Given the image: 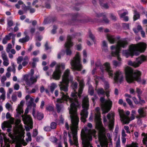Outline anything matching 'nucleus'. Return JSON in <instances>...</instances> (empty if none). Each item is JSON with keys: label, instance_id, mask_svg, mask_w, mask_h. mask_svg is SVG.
Segmentation results:
<instances>
[{"label": "nucleus", "instance_id": "nucleus-1", "mask_svg": "<svg viewBox=\"0 0 147 147\" xmlns=\"http://www.w3.org/2000/svg\"><path fill=\"white\" fill-rule=\"evenodd\" d=\"M125 71V78L128 82L132 83L136 81L143 84H145L146 81L144 80H141V73L140 71L137 70L134 71L131 68L129 67H126Z\"/></svg>", "mask_w": 147, "mask_h": 147}, {"label": "nucleus", "instance_id": "nucleus-2", "mask_svg": "<svg viewBox=\"0 0 147 147\" xmlns=\"http://www.w3.org/2000/svg\"><path fill=\"white\" fill-rule=\"evenodd\" d=\"M146 48V45L144 43L140 42L137 45H131L129 50H123V54L127 58L129 56H138L140 53L143 52Z\"/></svg>", "mask_w": 147, "mask_h": 147}, {"label": "nucleus", "instance_id": "nucleus-3", "mask_svg": "<svg viewBox=\"0 0 147 147\" xmlns=\"http://www.w3.org/2000/svg\"><path fill=\"white\" fill-rule=\"evenodd\" d=\"M127 43L123 41L119 40L117 42L115 45H112L111 47V49L112 50V55L114 57H117L119 61L116 60H114L113 61V65L115 67H119L121 64V59L119 57V51L121 49L124 48L126 46Z\"/></svg>", "mask_w": 147, "mask_h": 147}, {"label": "nucleus", "instance_id": "nucleus-4", "mask_svg": "<svg viewBox=\"0 0 147 147\" xmlns=\"http://www.w3.org/2000/svg\"><path fill=\"white\" fill-rule=\"evenodd\" d=\"M96 131L95 130L91 131L87 127H84L81 131V136L82 143L85 147H93L90 146V141L92 140V136H96Z\"/></svg>", "mask_w": 147, "mask_h": 147}, {"label": "nucleus", "instance_id": "nucleus-5", "mask_svg": "<svg viewBox=\"0 0 147 147\" xmlns=\"http://www.w3.org/2000/svg\"><path fill=\"white\" fill-rule=\"evenodd\" d=\"M72 80L73 78L70 74V70L67 69L64 72L62 76V81L60 82L59 84L61 91H67L69 82H72Z\"/></svg>", "mask_w": 147, "mask_h": 147}, {"label": "nucleus", "instance_id": "nucleus-6", "mask_svg": "<svg viewBox=\"0 0 147 147\" xmlns=\"http://www.w3.org/2000/svg\"><path fill=\"white\" fill-rule=\"evenodd\" d=\"M34 70L33 69H31L30 72L28 74H26L23 76L22 79L27 85L30 86L36 83L37 81V79L39 78V75L34 76Z\"/></svg>", "mask_w": 147, "mask_h": 147}, {"label": "nucleus", "instance_id": "nucleus-7", "mask_svg": "<svg viewBox=\"0 0 147 147\" xmlns=\"http://www.w3.org/2000/svg\"><path fill=\"white\" fill-rule=\"evenodd\" d=\"M81 58L79 53H77L73 59L71 60L70 64L71 68L73 70L80 71L82 68V65L80 63Z\"/></svg>", "mask_w": 147, "mask_h": 147}, {"label": "nucleus", "instance_id": "nucleus-8", "mask_svg": "<svg viewBox=\"0 0 147 147\" xmlns=\"http://www.w3.org/2000/svg\"><path fill=\"white\" fill-rule=\"evenodd\" d=\"M28 107L25 111V115H22V117L24 123L26 125L25 126L26 130L27 131H29L30 129L33 128V121L31 117L29 115H26L28 113Z\"/></svg>", "mask_w": 147, "mask_h": 147}, {"label": "nucleus", "instance_id": "nucleus-9", "mask_svg": "<svg viewBox=\"0 0 147 147\" xmlns=\"http://www.w3.org/2000/svg\"><path fill=\"white\" fill-rule=\"evenodd\" d=\"M89 106L88 98L87 97H85L83 100L82 107L83 109L80 113L81 120L82 121L84 122L86 121V119L88 116V113L87 111L88 109Z\"/></svg>", "mask_w": 147, "mask_h": 147}, {"label": "nucleus", "instance_id": "nucleus-10", "mask_svg": "<svg viewBox=\"0 0 147 147\" xmlns=\"http://www.w3.org/2000/svg\"><path fill=\"white\" fill-rule=\"evenodd\" d=\"M105 133V128L103 127H101L98 134V138L100 144L102 146L107 147L108 144Z\"/></svg>", "mask_w": 147, "mask_h": 147}, {"label": "nucleus", "instance_id": "nucleus-11", "mask_svg": "<svg viewBox=\"0 0 147 147\" xmlns=\"http://www.w3.org/2000/svg\"><path fill=\"white\" fill-rule=\"evenodd\" d=\"M65 68V64L63 63H59L57 64L55 66V71L52 74V77L53 79L55 80H59L61 77V69H64Z\"/></svg>", "mask_w": 147, "mask_h": 147}, {"label": "nucleus", "instance_id": "nucleus-12", "mask_svg": "<svg viewBox=\"0 0 147 147\" xmlns=\"http://www.w3.org/2000/svg\"><path fill=\"white\" fill-rule=\"evenodd\" d=\"M100 101L101 102V107L104 113H107L111 109L112 105V102L108 99L105 101L103 97H101Z\"/></svg>", "mask_w": 147, "mask_h": 147}, {"label": "nucleus", "instance_id": "nucleus-13", "mask_svg": "<svg viewBox=\"0 0 147 147\" xmlns=\"http://www.w3.org/2000/svg\"><path fill=\"white\" fill-rule=\"evenodd\" d=\"M146 57L144 55H142L137 58L135 61H129L128 62V64L130 66L136 68L139 66L140 64L146 60Z\"/></svg>", "mask_w": 147, "mask_h": 147}, {"label": "nucleus", "instance_id": "nucleus-14", "mask_svg": "<svg viewBox=\"0 0 147 147\" xmlns=\"http://www.w3.org/2000/svg\"><path fill=\"white\" fill-rule=\"evenodd\" d=\"M114 114L113 113H109L107 115V118L109 122H107V120L105 117L103 118L104 123L108 125L110 129L111 130L113 128L114 123Z\"/></svg>", "mask_w": 147, "mask_h": 147}, {"label": "nucleus", "instance_id": "nucleus-15", "mask_svg": "<svg viewBox=\"0 0 147 147\" xmlns=\"http://www.w3.org/2000/svg\"><path fill=\"white\" fill-rule=\"evenodd\" d=\"M72 39L71 36L69 35L67 38V41L65 45V47L66 48L65 50V53L67 55H70L71 54L72 52L69 48L72 47L73 44L71 40Z\"/></svg>", "mask_w": 147, "mask_h": 147}, {"label": "nucleus", "instance_id": "nucleus-16", "mask_svg": "<svg viewBox=\"0 0 147 147\" xmlns=\"http://www.w3.org/2000/svg\"><path fill=\"white\" fill-rule=\"evenodd\" d=\"M102 71V72L104 70H106L110 78H112L113 76V70L110 66V63L108 62L106 63L104 65H101L99 67Z\"/></svg>", "mask_w": 147, "mask_h": 147}, {"label": "nucleus", "instance_id": "nucleus-17", "mask_svg": "<svg viewBox=\"0 0 147 147\" xmlns=\"http://www.w3.org/2000/svg\"><path fill=\"white\" fill-rule=\"evenodd\" d=\"M98 0H92V2L94 5L97 4ZM110 0H99V3L100 6L102 8L108 9L109 8V3Z\"/></svg>", "mask_w": 147, "mask_h": 147}, {"label": "nucleus", "instance_id": "nucleus-18", "mask_svg": "<svg viewBox=\"0 0 147 147\" xmlns=\"http://www.w3.org/2000/svg\"><path fill=\"white\" fill-rule=\"evenodd\" d=\"M114 79L116 83H121L123 81V74L119 70L117 71L115 73Z\"/></svg>", "mask_w": 147, "mask_h": 147}, {"label": "nucleus", "instance_id": "nucleus-19", "mask_svg": "<svg viewBox=\"0 0 147 147\" xmlns=\"http://www.w3.org/2000/svg\"><path fill=\"white\" fill-rule=\"evenodd\" d=\"M8 121H5L1 125L2 128L3 130H5V127H9L11 126V124L14 123V119L11 117L9 118Z\"/></svg>", "mask_w": 147, "mask_h": 147}, {"label": "nucleus", "instance_id": "nucleus-20", "mask_svg": "<svg viewBox=\"0 0 147 147\" xmlns=\"http://www.w3.org/2000/svg\"><path fill=\"white\" fill-rule=\"evenodd\" d=\"M142 136L143 137V142L145 144L147 147V135L144 133H142ZM127 147H138L137 144L136 143H132L131 144L127 146Z\"/></svg>", "mask_w": 147, "mask_h": 147}, {"label": "nucleus", "instance_id": "nucleus-21", "mask_svg": "<svg viewBox=\"0 0 147 147\" xmlns=\"http://www.w3.org/2000/svg\"><path fill=\"white\" fill-rule=\"evenodd\" d=\"M136 114V111L135 110H132L131 111V114L130 118L126 116L123 123L125 124H128L129 121L134 119Z\"/></svg>", "mask_w": 147, "mask_h": 147}, {"label": "nucleus", "instance_id": "nucleus-22", "mask_svg": "<svg viewBox=\"0 0 147 147\" xmlns=\"http://www.w3.org/2000/svg\"><path fill=\"white\" fill-rule=\"evenodd\" d=\"M24 103V101L22 100L20 102V104L18 105V107L16 109L17 113V116H19L21 114L23 113V111L22 107Z\"/></svg>", "mask_w": 147, "mask_h": 147}, {"label": "nucleus", "instance_id": "nucleus-23", "mask_svg": "<svg viewBox=\"0 0 147 147\" xmlns=\"http://www.w3.org/2000/svg\"><path fill=\"white\" fill-rule=\"evenodd\" d=\"M107 37L109 42L111 44L114 43L116 42L117 39H119V37L116 38L114 36L109 34H107Z\"/></svg>", "mask_w": 147, "mask_h": 147}, {"label": "nucleus", "instance_id": "nucleus-24", "mask_svg": "<svg viewBox=\"0 0 147 147\" xmlns=\"http://www.w3.org/2000/svg\"><path fill=\"white\" fill-rule=\"evenodd\" d=\"M1 54L2 57L3 61V65L5 66H7L9 64V62L6 53L4 51H2Z\"/></svg>", "mask_w": 147, "mask_h": 147}, {"label": "nucleus", "instance_id": "nucleus-25", "mask_svg": "<svg viewBox=\"0 0 147 147\" xmlns=\"http://www.w3.org/2000/svg\"><path fill=\"white\" fill-rule=\"evenodd\" d=\"M100 109L97 107L95 109V119L97 122L100 124Z\"/></svg>", "mask_w": 147, "mask_h": 147}, {"label": "nucleus", "instance_id": "nucleus-26", "mask_svg": "<svg viewBox=\"0 0 147 147\" xmlns=\"http://www.w3.org/2000/svg\"><path fill=\"white\" fill-rule=\"evenodd\" d=\"M138 112L139 114V115L136 116V118L140 119L146 116V112L145 109L144 108H141L139 109L138 110Z\"/></svg>", "mask_w": 147, "mask_h": 147}, {"label": "nucleus", "instance_id": "nucleus-27", "mask_svg": "<svg viewBox=\"0 0 147 147\" xmlns=\"http://www.w3.org/2000/svg\"><path fill=\"white\" fill-rule=\"evenodd\" d=\"M24 34L26 35L25 37L19 39V42L24 43L30 40L29 36L27 35L28 33L27 32V30H25V31L24 32Z\"/></svg>", "mask_w": 147, "mask_h": 147}, {"label": "nucleus", "instance_id": "nucleus-28", "mask_svg": "<svg viewBox=\"0 0 147 147\" xmlns=\"http://www.w3.org/2000/svg\"><path fill=\"white\" fill-rule=\"evenodd\" d=\"M13 35V34L12 33H9L8 35L5 36L4 38L2 40V43L4 44H6L7 41L10 40L11 36Z\"/></svg>", "mask_w": 147, "mask_h": 147}, {"label": "nucleus", "instance_id": "nucleus-29", "mask_svg": "<svg viewBox=\"0 0 147 147\" xmlns=\"http://www.w3.org/2000/svg\"><path fill=\"white\" fill-rule=\"evenodd\" d=\"M79 82L80 87L79 88L78 92H82L84 87V84L83 80H78Z\"/></svg>", "mask_w": 147, "mask_h": 147}, {"label": "nucleus", "instance_id": "nucleus-30", "mask_svg": "<svg viewBox=\"0 0 147 147\" xmlns=\"http://www.w3.org/2000/svg\"><path fill=\"white\" fill-rule=\"evenodd\" d=\"M119 111L121 119L122 121L123 122L124 121V119H125L126 117V116L125 114L124 111L123 110H119Z\"/></svg>", "mask_w": 147, "mask_h": 147}, {"label": "nucleus", "instance_id": "nucleus-31", "mask_svg": "<svg viewBox=\"0 0 147 147\" xmlns=\"http://www.w3.org/2000/svg\"><path fill=\"white\" fill-rule=\"evenodd\" d=\"M29 99L30 100V101L28 102V107H35L36 104L33 102L34 100V99L30 97Z\"/></svg>", "mask_w": 147, "mask_h": 147}, {"label": "nucleus", "instance_id": "nucleus-32", "mask_svg": "<svg viewBox=\"0 0 147 147\" xmlns=\"http://www.w3.org/2000/svg\"><path fill=\"white\" fill-rule=\"evenodd\" d=\"M134 15L133 20L134 21L139 19L140 18V14L136 10L134 11Z\"/></svg>", "mask_w": 147, "mask_h": 147}, {"label": "nucleus", "instance_id": "nucleus-33", "mask_svg": "<svg viewBox=\"0 0 147 147\" xmlns=\"http://www.w3.org/2000/svg\"><path fill=\"white\" fill-rule=\"evenodd\" d=\"M100 79H101L103 81H104V78L103 77H99L98 76H96V77H95L94 80H95V82L96 83V86H97V84L98 82V81ZM97 88L96 86V88H95L96 90H97Z\"/></svg>", "mask_w": 147, "mask_h": 147}, {"label": "nucleus", "instance_id": "nucleus-34", "mask_svg": "<svg viewBox=\"0 0 147 147\" xmlns=\"http://www.w3.org/2000/svg\"><path fill=\"white\" fill-rule=\"evenodd\" d=\"M23 61L22 63V65L25 66L28 63L29 59L27 56H26L23 59Z\"/></svg>", "mask_w": 147, "mask_h": 147}, {"label": "nucleus", "instance_id": "nucleus-35", "mask_svg": "<svg viewBox=\"0 0 147 147\" xmlns=\"http://www.w3.org/2000/svg\"><path fill=\"white\" fill-rule=\"evenodd\" d=\"M43 117L44 115L43 113L37 112V115H36V116L34 117L36 118L39 120H41L43 118Z\"/></svg>", "mask_w": 147, "mask_h": 147}, {"label": "nucleus", "instance_id": "nucleus-36", "mask_svg": "<svg viewBox=\"0 0 147 147\" xmlns=\"http://www.w3.org/2000/svg\"><path fill=\"white\" fill-rule=\"evenodd\" d=\"M7 22L8 28L11 27L13 25V22L12 20L10 18H9L7 20Z\"/></svg>", "mask_w": 147, "mask_h": 147}, {"label": "nucleus", "instance_id": "nucleus-37", "mask_svg": "<svg viewBox=\"0 0 147 147\" xmlns=\"http://www.w3.org/2000/svg\"><path fill=\"white\" fill-rule=\"evenodd\" d=\"M104 84L105 88V90H106V92H109L110 90L109 89V86L108 82L107 81H104Z\"/></svg>", "mask_w": 147, "mask_h": 147}, {"label": "nucleus", "instance_id": "nucleus-38", "mask_svg": "<svg viewBox=\"0 0 147 147\" xmlns=\"http://www.w3.org/2000/svg\"><path fill=\"white\" fill-rule=\"evenodd\" d=\"M57 87V86L56 84L52 83L51 84L50 86V89L51 92H53L54 91L55 89Z\"/></svg>", "mask_w": 147, "mask_h": 147}, {"label": "nucleus", "instance_id": "nucleus-39", "mask_svg": "<svg viewBox=\"0 0 147 147\" xmlns=\"http://www.w3.org/2000/svg\"><path fill=\"white\" fill-rule=\"evenodd\" d=\"M88 35L89 38H90L93 42L95 43V40L94 35L91 32L89 31L88 32Z\"/></svg>", "mask_w": 147, "mask_h": 147}, {"label": "nucleus", "instance_id": "nucleus-40", "mask_svg": "<svg viewBox=\"0 0 147 147\" xmlns=\"http://www.w3.org/2000/svg\"><path fill=\"white\" fill-rule=\"evenodd\" d=\"M78 84L77 82H75L72 84V87L75 92L76 91V90L78 88Z\"/></svg>", "mask_w": 147, "mask_h": 147}, {"label": "nucleus", "instance_id": "nucleus-41", "mask_svg": "<svg viewBox=\"0 0 147 147\" xmlns=\"http://www.w3.org/2000/svg\"><path fill=\"white\" fill-rule=\"evenodd\" d=\"M79 22L81 23H85L89 21L87 17L82 18L81 20L79 21Z\"/></svg>", "mask_w": 147, "mask_h": 147}, {"label": "nucleus", "instance_id": "nucleus-42", "mask_svg": "<svg viewBox=\"0 0 147 147\" xmlns=\"http://www.w3.org/2000/svg\"><path fill=\"white\" fill-rule=\"evenodd\" d=\"M27 138L26 139V140L27 142L31 141L32 140L31 135L30 133L29 132H28L27 133Z\"/></svg>", "mask_w": 147, "mask_h": 147}, {"label": "nucleus", "instance_id": "nucleus-43", "mask_svg": "<svg viewBox=\"0 0 147 147\" xmlns=\"http://www.w3.org/2000/svg\"><path fill=\"white\" fill-rule=\"evenodd\" d=\"M5 107L8 110H12V108L11 105L8 102H7L6 104L5 105Z\"/></svg>", "mask_w": 147, "mask_h": 147}, {"label": "nucleus", "instance_id": "nucleus-44", "mask_svg": "<svg viewBox=\"0 0 147 147\" xmlns=\"http://www.w3.org/2000/svg\"><path fill=\"white\" fill-rule=\"evenodd\" d=\"M12 45L10 43L8 44L7 47L6 49V51L7 53H9L10 51V50L12 48Z\"/></svg>", "mask_w": 147, "mask_h": 147}, {"label": "nucleus", "instance_id": "nucleus-45", "mask_svg": "<svg viewBox=\"0 0 147 147\" xmlns=\"http://www.w3.org/2000/svg\"><path fill=\"white\" fill-rule=\"evenodd\" d=\"M79 17L80 15L78 14H76L72 15L73 20L75 21L77 20Z\"/></svg>", "mask_w": 147, "mask_h": 147}, {"label": "nucleus", "instance_id": "nucleus-46", "mask_svg": "<svg viewBox=\"0 0 147 147\" xmlns=\"http://www.w3.org/2000/svg\"><path fill=\"white\" fill-rule=\"evenodd\" d=\"M120 11H118V13L119 15L120 16V18H123L124 17H125V16L126 15L128 14V13L127 12H125L122 13L121 14H120Z\"/></svg>", "mask_w": 147, "mask_h": 147}, {"label": "nucleus", "instance_id": "nucleus-47", "mask_svg": "<svg viewBox=\"0 0 147 147\" xmlns=\"http://www.w3.org/2000/svg\"><path fill=\"white\" fill-rule=\"evenodd\" d=\"M123 27L125 30L129 29V25L128 24L123 23L122 24Z\"/></svg>", "mask_w": 147, "mask_h": 147}, {"label": "nucleus", "instance_id": "nucleus-48", "mask_svg": "<svg viewBox=\"0 0 147 147\" xmlns=\"http://www.w3.org/2000/svg\"><path fill=\"white\" fill-rule=\"evenodd\" d=\"M57 124L54 122H52L51 124L50 127L51 129H55L57 126Z\"/></svg>", "mask_w": 147, "mask_h": 147}, {"label": "nucleus", "instance_id": "nucleus-49", "mask_svg": "<svg viewBox=\"0 0 147 147\" xmlns=\"http://www.w3.org/2000/svg\"><path fill=\"white\" fill-rule=\"evenodd\" d=\"M57 29V26L55 25H54L53 26V28L51 31V33L53 34H55L56 32V30Z\"/></svg>", "mask_w": 147, "mask_h": 147}, {"label": "nucleus", "instance_id": "nucleus-50", "mask_svg": "<svg viewBox=\"0 0 147 147\" xmlns=\"http://www.w3.org/2000/svg\"><path fill=\"white\" fill-rule=\"evenodd\" d=\"M106 15L105 13L103 15V20L104 22L106 23H108L109 22V20L108 19L106 18Z\"/></svg>", "mask_w": 147, "mask_h": 147}, {"label": "nucleus", "instance_id": "nucleus-51", "mask_svg": "<svg viewBox=\"0 0 147 147\" xmlns=\"http://www.w3.org/2000/svg\"><path fill=\"white\" fill-rule=\"evenodd\" d=\"M23 60V58L22 56L19 57L17 59V63L18 64H20Z\"/></svg>", "mask_w": 147, "mask_h": 147}, {"label": "nucleus", "instance_id": "nucleus-52", "mask_svg": "<svg viewBox=\"0 0 147 147\" xmlns=\"http://www.w3.org/2000/svg\"><path fill=\"white\" fill-rule=\"evenodd\" d=\"M126 101L128 103L129 105L131 106V107H132L133 106L132 102L131 101V100L128 98H126Z\"/></svg>", "mask_w": 147, "mask_h": 147}, {"label": "nucleus", "instance_id": "nucleus-53", "mask_svg": "<svg viewBox=\"0 0 147 147\" xmlns=\"http://www.w3.org/2000/svg\"><path fill=\"white\" fill-rule=\"evenodd\" d=\"M27 9L29 10L30 12L31 13H33L35 12V10L34 8H30V6H28L27 7Z\"/></svg>", "mask_w": 147, "mask_h": 147}, {"label": "nucleus", "instance_id": "nucleus-54", "mask_svg": "<svg viewBox=\"0 0 147 147\" xmlns=\"http://www.w3.org/2000/svg\"><path fill=\"white\" fill-rule=\"evenodd\" d=\"M46 109L47 110L49 111H53L54 110V108L53 107L50 106L47 107L46 108Z\"/></svg>", "mask_w": 147, "mask_h": 147}, {"label": "nucleus", "instance_id": "nucleus-55", "mask_svg": "<svg viewBox=\"0 0 147 147\" xmlns=\"http://www.w3.org/2000/svg\"><path fill=\"white\" fill-rule=\"evenodd\" d=\"M116 147H121L119 138H118L116 142Z\"/></svg>", "mask_w": 147, "mask_h": 147}, {"label": "nucleus", "instance_id": "nucleus-56", "mask_svg": "<svg viewBox=\"0 0 147 147\" xmlns=\"http://www.w3.org/2000/svg\"><path fill=\"white\" fill-rule=\"evenodd\" d=\"M110 18L111 19L114 20H117V18L113 14L111 13L110 14Z\"/></svg>", "mask_w": 147, "mask_h": 147}, {"label": "nucleus", "instance_id": "nucleus-57", "mask_svg": "<svg viewBox=\"0 0 147 147\" xmlns=\"http://www.w3.org/2000/svg\"><path fill=\"white\" fill-rule=\"evenodd\" d=\"M94 90L93 89V87L91 85H89L88 87V92H94Z\"/></svg>", "mask_w": 147, "mask_h": 147}, {"label": "nucleus", "instance_id": "nucleus-58", "mask_svg": "<svg viewBox=\"0 0 147 147\" xmlns=\"http://www.w3.org/2000/svg\"><path fill=\"white\" fill-rule=\"evenodd\" d=\"M44 129L46 131H50L51 130V129L49 126H46L44 128Z\"/></svg>", "mask_w": 147, "mask_h": 147}, {"label": "nucleus", "instance_id": "nucleus-59", "mask_svg": "<svg viewBox=\"0 0 147 147\" xmlns=\"http://www.w3.org/2000/svg\"><path fill=\"white\" fill-rule=\"evenodd\" d=\"M51 140L53 142L56 143L57 142V139L55 137H53L51 138Z\"/></svg>", "mask_w": 147, "mask_h": 147}, {"label": "nucleus", "instance_id": "nucleus-60", "mask_svg": "<svg viewBox=\"0 0 147 147\" xmlns=\"http://www.w3.org/2000/svg\"><path fill=\"white\" fill-rule=\"evenodd\" d=\"M48 42H47L45 45V50H47L49 49H51V47L48 46Z\"/></svg>", "mask_w": 147, "mask_h": 147}, {"label": "nucleus", "instance_id": "nucleus-61", "mask_svg": "<svg viewBox=\"0 0 147 147\" xmlns=\"http://www.w3.org/2000/svg\"><path fill=\"white\" fill-rule=\"evenodd\" d=\"M124 128L126 131V132L127 133L130 134V131L129 130V127L128 126H125Z\"/></svg>", "mask_w": 147, "mask_h": 147}, {"label": "nucleus", "instance_id": "nucleus-62", "mask_svg": "<svg viewBox=\"0 0 147 147\" xmlns=\"http://www.w3.org/2000/svg\"><path fill=\"white\" fill-rule=\"evenodd\" d=\"M38 134V131L37 129H35L33 130L32 136L34 137L36 136Z\"/></svg>", "mask_w": 147, "mask_h": 147}, {"label": "nucleus", "instance_id": "nucleus-63", "mask_svg": "<svg viewBox=\"0 0 147 147\" xmlns=\"http://www.w3.org/2000/svg\"><path fill=\"white\" fill-rule=\"evenodd\" d=\"M19 88L20 86L18 84H15L14 86V88L15 90H18L19 89Z\"/></svg>", "mask_w": 147, "mask_h": 147}, {"label": "nucleus", "instance_id": "nucleus-64", "mask_svg": "<svg viewBox=\"0 0 147 147\" xmlns=\"http://www.w3.org/2000/svg\"><path fill=\"white\" fill-rule=\"evenodd\" d=\"M35 30L34 28L32 27L30 28V31L32 36Z\"/></svg>", "mask_w": 147, "mask_h": 147}]
</instances>
